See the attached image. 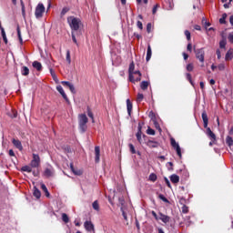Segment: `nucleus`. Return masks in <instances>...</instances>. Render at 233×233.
<instances>
[{"label":"nucleus","mask_w":233,"mask_h":233,"mask_svg":"<svg viewBox=\"0 0 233 233\" xmlns=\"http://www.w3.org/2000/svg\"><path fill=\"white\" fill-rule=\"evenodd\" d=\"M62 220L64 221V223H68V221H70V218H68V215H66V213H63Z\"/></svg>","instance_id":"72a5a7b5"},{"label":"nucleus","mask_w":233,"mask_h":233,"mask_svg":"<svg viewBox=\"0 0 233 233\" xmlns=\"http://www.w3.org/2000/svg\"><path fill=\"white\" fill-rule=\"evenodd\" d=\"M66 61H68V63H71V59H70V51L66 52Z\"/></svg>","instance_id":"bf43d9fd"},{"label":"nucleus","mask_w":233,"mask_h":233,"mask_svg":"<svg viewBox=\"0 0 233 233\" xmlns=\"http://www.w3.org/2000/svg\"><path fill=\"white\" fill-rule=\"evenodd\" d=\"M41 165V157H39V155L33 154V159L30 162V167L32 168H37Z\"/></svg>","instance_id":"39448f33"},{"label":"nucleus","mask_w":233,"mask_h":233,"mask_svg":"<svg viewBox=\"0 0 233 233\" xmlns=\"http://www.w3.org/2000/svg\"><path fill=\"white\" fill-rule=\"evenodd\" d=\"M159 219H161V221L163 223H169L170 222V217L163 214V213H159Z\"/></svg>","instance_id":"f3484780"},{"label":"nucleus","mask_w":233,"mask_h":233,"mask_svg":"<svg viewBox=\"0 0 233 233\" xmlns=\"http://www.w3.org/2000/svg\"><path fill=\"white\" fill-rule=\"evenodd\" d=\"M129 150L132 154H136V147H134V145L129 144Z\"/></svg>","instance_id":"49530a36"},{"label":"nucleus","mask_w":233,"mask_h":233,"mask_svg":"<svg viewBox=\"0 0 233 233\" xmlns=\"http://www.w3.org/2000/svg\"><path fill=\"white\" fill-rule=\"evenodd\" d=\"M70 169L73 172V174H75V176H83V170L74 167L73 163L70 164Z\"/></svg>","instance_id":"1a4fd4ad"},{"label":"nucleus","mask_w":233,"mask_h":233,"mask_svg":"<svg viewBox=\"0 0 233 233\" xmlns=\"http://www.w3.org/2000/svg\"><path fill=\"white\" fill-rule=\"evenodd\" d=\"M227 13H224L223 15H222V17L219 19V23H220V25H225V23H227V21H226V19H227Z\"/></svg>","instance_id":"c85d7f7f"},{"label":"nucleus","mask_w":233,"mask_h":233,"mask_svg":"<svg viewBox=\"0 0 233 233\" xmlns=\"http://www.w3.org/2000/svg\"><path fill=\"white\" fill-rule=\"evenodd\" d=\"M186 77L191 85H194V82H192V75H190L189 73H187Z\"/></svg>","instance_id":"a19ab883"},{"label":"nucleus","mask_w":233,"mask_h":233,"mask_svg":"<svg viewBox=\"0 0 233 233\" xmlns=\"http://www.w3.org/2000/svg\"><path fill=\"white\" fill-rule=\"evenodd\" d=\"M21 74L22 76H28V74H30V69H28L26 66H23L21 69Z\"/></svg>","instance_id":"b1692460"},{"label":"nucleus","mask_w":233,"mask_h":233,"mask_svg":"<svg viewBox=\"0 0 233 233\" xmlns=\"http://www.w3.org/2000/svg\"><path fill=\"white\" fill-rule=\"evenodd\" d=\"M9 156L11 157H14L15 156V153H14V150H12V149L9 150Z\"/></svg>","instance_id":"69168bd1"},{"label":"nucleus","mask_w":233,"mask_h":233,"mask_svg":"<svg viewBox=\"0 0 233 233\" xmlns=\"http://www.w3.org/2000/svg\"><path fill=\"white\" fill-rule=\"evenodd\" d=\"M185 35H186L187 41H190V31L186 30V31H185Z\"/></svg>","instance_id":"09e8293b"},{"label":"nucleus","mask_w":233,"mask_h":233,"mask_svg":"<svg viewBox=\"0 0 233 233\" xmlns=\"http://www.w3.org/2000/svg\"><path fill=\"white\" fill-rule=\"evenodd\" d=\"M225 68H226V66H225V64H224V63H221V64H219L218 66H217V69H218L219 72L225 71Z\"/></svg>","instance_id":"f704fd0d"},{"label":"nucleus","mask_w":233,"mask_h":233,"mask_svg":"<svg viewBox=\"0 0 233 233\" xmlns=\"http://www.w3.org/2000/svg\"><path fill=\"white\" fill-rule=\"evenodd\" d=\"M69 90L72 92V94H76V87H74V85L71 84V86H69Z\"/></svg>","instance_id":"6e6d98bb"},{"label":"nucleus","mask_w":233,"mask_h":233,"mask_svg":"<svg viewBox=\"0 0 233 233\" xmlns=\"http://www.w3.org/2000/svg\"><path fill=\"white\" fill-rule=\"evenodd\" d=\"M140 88H142V90H147V88H148V82L147 81L141 82Z\"/></svg>","instance_id":"cd10ccee"},{"label":"nucleus","mask_w":233,"mask_h":233,"mask_svg":"<svg viewBox=\"0 0 233 233\" xmlns=\"http://www.w3.org/2000/svg\"><path fill=\"white\" fill-rule=\"evenodd\" d=\"M41 188L44 192L48 189L45 184H41Z\"/></svg>","instance_id":"338daca9"},{"label":"nucleus","mask_w":233,"mask_h":233,"mask_svg":"<svg viewBox=\"0 0 233 233\" xmlns=\"http://www.w3.org/2000/svg\"><path fill=\"white\" fill-rule=\"evenodd\" d=\"M127 113L130 116V114H132V102H130V99L127 100Z\"/></svg>","instance_id":"5701e85b"},{"label":"nucleus","mask_w":233,"mask_h":233,"mask_svg":"<svg viewBox=\"0 0 233 233\" xmlns=\"http://www.w3.org/2000/svg\"><path fill=\"white\" fill-rule=\"evenodd\" d=\"M20 3L22 6V15H23V17H25V15H26V12L25 10V3L23 2V0H20Z\"/></svg>","instance_id":"58836bf2"},{"label":"nucleus","mask_w":233,"mask_h":233,"mask_svg":"<svg viewBox=\"0 0 233 233\" xmlns=\"http://www.w3.org/2000/svg\"><path fill=\"white\" fill-rule=\"evenodd\" d=\"M128 77L131 83H139L141 81V72L139 70L136 71V65L131 62L128 68Z\"/></svg>","instance_id":"f257e3e1"},{"label":"nucleus","mask_w":233,"mask_h":233,"mask_svg":"<svg viewBox=\"0 0 233 233\" xmlns=\"http://www.w3.org/2000/svg\"><path fill=\"white\" fill-rule=\"evenodd\" d=\"M187 72H192L194 70V64H188L187 66Z\"/></svg>","instance_id":"79ce46f5"},{"label":"nucleus","mask_w":233,"mask_h":233,"mask_svg":"<svg viewBox=\"0 0 233 233\" xmlns=\"http://www.w3.org/2000/svg\"><path fill=\"white\" fill-rule=\"evenodd\" d=\"M95 161L96 163H99V157L101 156V149L99 146L95 147Z\"/></svg>","instance_id":"9d476101"},{"label":"nucleus","mask_w":233,"mask_h":233,"mask_svg":"<svg viewBox=\"0 0 233 233\" xmlns=\"http://www.w3.org/2000/svg\"><path fill=\"white\" fill-rule=\"evenodd\" d=\"M233 58V49H229L225 56L226 61H231V59Z\"/></svg>","instance_id":"6ab92c4d"},{"label":"nucleus","mask_w":233,"mask_h":233,"mask_svg":"<svg viewBox=\"0 0 233 233\" xmlns=\"http://www.w3.org/2000/svg\"><path fill=\"white\" fill-rule=\"evenodd\" d=\"M228 39L229 43H233V35L229 34L228 36Z\"/></svg>","instance_id":"e2e57ef3"},{"label":"nucleus","mask_w":233,"mask_h":233,"mask_svg":"<svg viewBox=\"0 0 233 233\" xmlns=\"http://www.w3.org/2000/svg\"><path fill=\"white\" fill-rule=\"evenodd\" d=\"M137 26L140 30H143V23H141V21H137Z\"/></svg>","instance_id":"5fc2aeb1"},{"label":"nucleus","mask_w":233,"mask_h":233,"mask_svg":"<svg viewBox=\"0 0 233 233\" xmlns=\"http://www.w3.org/2000/svg\"><path fill=\"white\" fill-rule=\"evenodd\" d=\"M149 181H152L153 183L157 181V175L154 174V173H151L149 175Z\"/></svg>","instance_id":"393cba45"},{"label":"nucleus","mask_w":233,"mask_h":233,"mask_svg":"<svg viewBox=\"0 0 233 233\" xmlns=\"http://www.w3.org/2000/svg\"><path fill=\"white\" fill-rule=\"evenodd\" d=\"M12 143L18 150H23V144H21L20 140L14 138Z\"/></svg>","instance_id":"dca6fc26"},{"label":"nucleus","mask_w":233,"mask_h":233,"mask_svg":"<svg viewBox=\"0 0 233 233\" xmlns=\"http://www.w3.org/2000/svg\"><path fill=\"white\" fill-rule=\"evenodd\" d=\"M171 147L176 150L178 157L181 159L183 156L181 155V147H179V143L176 142V139L171 138L170 139Z\"/></svg>","instance_id":"423d86ee"},{"label":"nucleus","mask_w":233,"mask_h":233,"mask_svg":"<svg viewBox=\"0 0 233 233\" xmlns=\"http://www.w3.org/2000/svg\"><path fill=\"white\" fill-rule=\"evenodd\" d=\"M137 3H138V5H141L142 3H144V5H148V0H137Z\"/></svg>","instance_id":"8fccbe9b"},{"label":"nucleus","mask_w":233,"mask_h":233,"mask_svg":"<svg viewBox=\"0 0 233 233\" xmlns=\"http://www.w3.org/2000/svg\"><path fill=\"white\" fill-rule=\"evenodd\" d=\"M56 90H57V92H59V94H61L62 97H63L66 101H68V96H66V93H65V89H63V86H56Z\"/></svg>","instance_id":"9b49d317"},{"label":"nucleus","mask_w":233,"mask_h":233,"mask_svg":"<svg viewBox=\"0 0 233 233\" xmlns=\"http://www.w3.org/2000/svg\"><path fill=\"white\" fill-rule=\"evenodd\" d=\"M170 181L173 183H179V176L173 174L170 176Z\"/></svg>","instance_id":"412c9836"},{"label":"nucleus","mask_w":233,"mask_h":233,"mask_svg":"<svg viewBox=\"0 0 233 233\" xmlns=\"http://www.w3.org/2000/svg\"><path fill=\"white\" fill-rule=\"evenodd\" d=\"M218 59H221V51L219 49H217L216 51Z\"/></svg>","instance_id":"4d7b16f0"},{"label":"nucleus","mask_w":233,"mask_h":233,"mask_svg":"<svg viewBox=\"0 0 233 233\" xmlns=\"http://www.w3.org/2000/svg\"><path fill=\"white\" fill-rule=\"evenodd\" d=\"M78 122H79L80 130H82V132H86V123H88V117H86V115H85V114L79 115Z\"/></svg>","instance_id":"7ed1b4c3"},{"label":"nucleus","mask_w":233,"mask_h":233,"mask_svg":"<svg viewBox=\"0 0 233 233\" xmlns=\"http://www.w3.org/2000/svg\"><path fill=\"white\" fill-rule=\"evenodd\" d=\"M151 57H152V47L150 46V45H148L146 60L150 61Z\"/></svg>","instance_id":"aec40b11"},{"label":"nucleus","mask_w":233,"mask_h":233,"mask_svg":"<svg viewBox=\"0 0 233 233\" xmlns=\"http://www.w3.org/2000/svg\"><path fill=\"white\" fill-rule=\"evenodd\" d=\"M141 134H142L141 126H138V131L137 133V139L138 143H141Z\"/></svg>","instance_id":"a878e982"},{"label":"nucleus","mask_w":233,"mask_h":233,"mask_svg":"<svg viewBox=\"0 0 233 233\" xmlns=\"http://www.w3.org/2000/svg\"><path fill=\"white\" fill-rule=\"evenodd\" d=\"M62 85H63L64 86H68V88L72 86V84H71L70 82H66V81H63V82H62Z\"/></svg>","instance_id":"3c124183"},{"label":"nucleus","mask_w":233,"mask_h":233,"mask_svg":"<svg viewBox=\"0 0 233 233\" xmlns=\"http://www.w3.org/2000/svg\"><path fill=\"white\" fill-rule=\"evenodd\" d=\"M67 12H70V8L68 7H64L61 11V14H60V17H65V15L67 13Z\"/></svg>","instance_id":"2f4dec72"},{"label":"nucleus","mask_w":233,"mask_h":233,"mask_svg":"<svg viewBox=\"0 0 233 233\" xmlns=\"http://www.w3.org/2000/svg\"><path fill=\"white\" fill-rule=\"evenodd\" d=\"M166 184L167 185L168 188H172V186L170 185V181L168 178L165 177Z\"/></svg>","instance_id":"052dcab7"},{"label":"nucleus","mask_w":233,"mask_h":233,"mask_svg":"<svg viewBox=\"0 0 233 233\" xmlns=\"http://www.w3.org/2000/svg\"><path fill=\"white\" fill-rule=\"evenodd\" d=\"M231 3H232V0H229L228 4H224V8H230Z\"/></svg>","instance_id":"680f3d73"},{"label":"nucleus","mask_w":233,"mask_h":233,"mask_svg":"<svg viewBox=\"0 0 233 233\" xmlns=\"http://www.w3.org/2000/svg\"><path fill=\"white\" fill-rule=\"evenodd\" d=\"M219 46L220 48H225V46H227V40L223 39L222 41H220Z\"/></svg>","instance_id":"37998d69"},{"label":"nucleus","mask_w":233,"mask_h":233,"mask_svg":"<svg viewBox=\"0 0 233 233\" xmlns=\"http://www.w3.org/2000/svg\"><path fill=\"white\" fill-rule=\"evenodd\" d=\"M33 196H35L36 199H39V198H41V191L35 187H34Z\"/></svg>","instance_id":"4be33fe9"},{"label":"nucleus","mask_w":233,"mask_h":233,"mask_svg":"<svg viewBox=\"0 0 233 233\" xmlns=\"http://www.w3.org/2000/svg\"><path fill=\"white\" fill-rule=\"evenodd\" d=\"M92 207L94 210H96L97 212H99V202H97V200L93 202Z\"/></svg>","instance_id":"c756f323"},{"label":"nucleus","mask_w":233,"mask_h":233,"mask_svg":"<svg viewBox=\"0 0 233 233\" xmlns=\"http://www.w3.org/2000/svg\"><path fill=\"white\" fill-rule=\"evenodd\" d=\"M2 37L5 45H8V38H6V33L5 32V28H2Z\"/></svg>","instance_id":"bb28decb"},{"label":"nucleus","mask_w":233,"mask_h":233,"mask_svg":"<svg viewBox=\"0 0 233 233\" xmlns=\"http://www.w3.org/2000/svg\"><path fill=\"white\" fill-rule=\"evenodd\" d=\"M158 198H159V199H161L165 203H168V199H167V198H165L164 195H159Z\"/></svg>","instance_id":"de8ad7c7"},{"label":"nucleus","mask_w":233,"mask_h":233,"mask_svg":"<svg viewBox=\"0 0 233 233\" xmlns=\"http://www.w3.org/2000/svg\"><path fill=\"white\" fill-rule=\"evenodd\" d=\"M147 30L148 34H150V32H152V24H147Z\"/></svg>","instance_id":"864d4df0"},{"label":"nucleus","mask_w":233,"mask_h":233,"mask_svg":"<svg viewBox=\"0 0 233 233\" xmlns=\"http://www.w3.org/2000/svg\"><path fill=\"white\" fill-rule=\"evenodd\" d=\"M147 134H148V136H156V131L154 129L148 127L147 130Z\"/></svg>","instance_id":"4c0bfd02"},{"label":"nucleus","mask_w":233,"mask_h":233,"mask_svg":"<svg viewBox=\"0 0 233 233\" xmlns=\"http://www.w3.org/2000/svg\"><path fill=\"white\" fill-rule=\"evenodd\" d=\"M202 119L204 123V128L208 127V116L207 115V111L202 113Z\"/></svg>","instance_id":"4468645a"},{"label":"nucleus","mask_w":233,"mask_h":233,"mask_svg":"<svg viewBox=\"0 0 233 233\" xmlns=\"http://www.w3.org/2000/svg\"><path fill=\"white\" fill-rule=\"evenodd\" d=\"M21 170H22L23 172H28V173H30V172H32V167H31L30 166H24V167H22Z\"/></svg>","instance_id":"7c9ffc66"},{"label":"nucleus","mask_w":233,"mask_h":233,"mask_svg":"<svg viewBox=\"0 0 233 233\" xmlns=\"http://www.w3.org/2000/svg\"><path fill=\"white\" fill-rule=\"evenodd\" d=\"M187 50L188 52H192V44H191V43H189V44L187 45Z\"/></svg>","instance_id":"0e129e2a"},{"label":"nucleus","mask_w":233,"mask_h":233,"mask_svg":"<svg viewBox=\"0 0 233 233\" xmlns=\"http://www.w3.org/2000/svg\"><path fill=\"white\" fill-rule=\"evenodd\" d=\"M87 116L88 117L92 118V123H94V114L92 113V110L90 109V106H87Z\"/></svg>","instance_id":"473e14b6"},{"label":"nucleus","mask_w":233,"mask_h":233,"mask_svg":"<svg viewBox=\"0 0 233 233\" xmlns=\"http://www.w3.org/2000/svg\"><path fill=\"white\" fill-rule=\"evenodd\" d=\"M182 212L183 214H188V207H187L186 205H183Z\"/></svg>","instance_id":"a18cd8bd"},{"label":"nucleus","mask_w":233,"mask_h":233,"mask_svg":"<svg viewBox=\"0 0 233 233\" xmlns=\"http://www.w3.org/2000/svg\"><path fill=\"white\" fill-rule=\"evenodd\" d=\"M226 143H227L228 146L232 147L233 139L231 138V137H226Z\"/></svg>","instance_id":"e433bc0d"},{"label":"nucleus","mask_w":233,"mask_h":233,"mask_svg":"<svg viewBox=\"0 0 233 233\" xmlns=\"http://www.w3.org/2000/svg\"><path fill=\"white\" fill-rule=\"evenodd\" d=\"M71 35H72L73 42H74L76 45H77V39L76 38V33H75V31H72Z\"/></svg>","instance_id":"c03bdc74"},{"label":"nucleus","mask_w":233,"mask_h":233,"mask_svg":"<svg viewBox=\"0 0 233 233\" xmlns=\"http://www.w3.org/2000/svg\"><path fill=\"white\" fill-rule=\"evenodd\" d=\"M195 54L200 63H205V50L203 48L195 50Z\"/></svg>","instance_id":"0eeeda50"},{"label":"nucleus","mask_w":233,"mask_h":233,"mask_svg":"<svg viewBox=\"0 0 233 233\" xmlns=\"http://www.w3.org/2000/svg\"><path fill=\"white\" fill-rule=\"evenodd\" d=\"M143 97H144V96H143V94L138 93L137 99V101H143Z\"/></svg>","instance_id":"603ef678"},{"label":"nucleus","mask_w":233,"mask_h":233,"mask_svg":"<svg viewBox=\"0 0 233 233\" xmlns=\"http://www.w3.org/2000/svg\"><path fill=\"white\" fill-rule=\"evenodd\" d=\"M17 35H18L20 44L23 45V37L21 36V29H19V27H17Z\"/></svg>","instance_id":"ea45409f"},{"label":"nucleus","mask_w":233,"mask_h":233,"mask_svg":"<svg viewBox=\"0 0 233 233\" xmlns=\"http://www.w3.org/2000/svg\"><path fill=\"white\" fill-rule=\"evenodd\" d=\"M147 146L149 147V148H157L159 147V142L154 141V140H148L147 142Z\"/></svg>","instance_id":"f8f14e48"},{"label":"nucleus","mask_w":233,"mask_h":233,"mask_svg":"<svg viewBox=\"0 0 233 233\" xmlns=\"http://www.w3.org/2000/svg\"><path fill=\"white\" fill-rule=\"evenodd\" d=\"M33 66L37 70V72H41V70H43V65H41V62L34 61Z\"/></svg>","instance_id":"a211bd4d"},{"label":"nucleus","mask_w":233,"mask_h":233,"mask_svg":"<svg viewBox=\"0 0 233 233\" xmlns=\"http://www.w3.org/2000/svg\"><path fill=\"white\" fill-rule=\"evenodd\" d=\"M206 134L210 139H213V142L217 141L216 134L212 132V129H210V127H206Z\"/></svg>","instance_id":"6e6552de"},{"label":"nucleus","mask_w":233,"mask_h":233,"mask_svg":"<svg viewBox=\"0 0 233 233\" xmlns=\"http://www.w3.org/2000/svg\"><path fill=\"white\" fill-rule=\"evenodd\" d=\"M45 5L39 3L35 9V17H36V19H41L45 14Z\"/></svg>","instance_id":"20e7f679"},{"label":"nucleus","mask_w":233,"mask_h":233,"mask_svg":"<svg viewBox=\"0 0 233 233\" xmlns=\"http://www.w3.org/2000/svg\"><path fill=\"white\" fill-rule=\"evenodd\" d=\"M229 23H230V25L233 26V15H231V16L229 17Z\"/></svg>","instance_id":"774afa93"},{"label":"nucleus","mask_w":233,"mask_h":233,"mask_svg":"<svg viewBox=\"0 0 233 233\" xmlns=\"http://www.w3.org/2000/svg\"><path fill=\"white\" fill-rule=\"evenodd\" d=\"M67 23L72 32H77L81 28V20L76 16H68Z\"/></svg>","instance_id":"f03ea898"},{"label":"nucleus","mask_w":233,"mask_h":233,"mask_svg":"<svg viewBox=\"0 0 233 233\" xmlns=\"http://www.w3.org/2000/svg\"><path fill=\"white\" fill-rule=\"evenodd\" d=\"M84 226L87 232H92V230H94V224H92L90 221H86Z\"/></svg>","instance_id":"2eb2a0df"},{"label":"nucleus","mask_w":233,"mask_h":233,"mask_svg":"<svg viewBox=\"0 0 233 233\" xmlns=\"http://www.w3.org/2000/svg\"><path fill=\"white\" fill-rule=\"evenodd\" d=\"M157 8H159V4H157L154 7H153V14H156V12H157Z\"/></svg>","instance_id":"13d9d810"},{"label":"nucleus","mask_w":233,"mask_h":233,"mask_svg":"<svg viewBox=\"0 0 233 233\" xmlns=\"http://www.w3.org/2000/svg\"><path fill=\"white\" fill-rule=\"evenodd\" d=\"M48 66H49L50 74L53 79H57V76H56V72L54 71V69H52V66H50V64L48 65Z\"/></svg>","instance_id":"c9c22d12"},{"label":"nucleus","mask_w":233,"mask_h":233,"mask_svg":"<svg viewBox=\"0 0 233 233\" xmlns=\"http://www.w3.org/2000/svg\"><path fill=\"white\" fill-rule=\"evenodd\" d=\"M44 176H46V177H52V176H54V168L52 167L46 168L44 171Z\"/></svg>","instance_id":"ddd939ff"}]
</instances>
